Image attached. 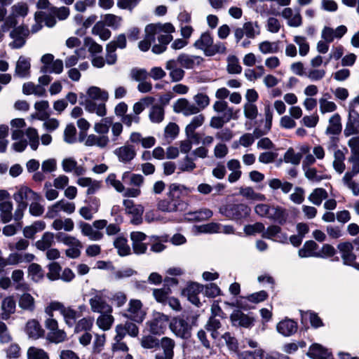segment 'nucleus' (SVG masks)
Masks as SVG:
<instances>
[{"label":"nucleus","mask_w":359,"mask_h":359,"mask_svg":"<svg viewBox=\"0 0 359 359\" xmlns=\"http://www.w3.org/2000/svg\"><path fill=\"white\" fill-rule=\"evenodd\" d=\"M111 124L112 118L111 117H106L102 118L100 122L95 124L94 130L98 134L107 135Z\"/></svg>","instance_id":"obj_56"},{"label":"nucleus","mask_w":359,"mask_h":359,"mask_svg":"<svg viewBox=\"0 0 359 359\" xmlns=\"http://www.w3.org/2000/svg\"><path fill=\"white\" fill-rule=\"evenodd\" d=\"M55 238L59 242L62 243L64 245L69 246V248H74L76 246L83 247L82 243L74 236L62 233H58L56 234Z\"/></svg>","instance_id":"obj_48"},{"label":"nucleus","mask_w":359,"mask_h":359,"mask_svg":"<svg viewBox=\"0 0 359 359\" xmlns=\"http://www.w3.org/2000/svg\"><path fill=\"white\" fill-rule=\"evenodd\" d=\"M44 325L48 330L46 339L50 343L57 344L67 340V332L64 330L59 329L58 321L55 318L47 316Z\"/></svg>","instance_id":"obj_6"},{"label":"nucleus","mask_w":359,"mask_h":359,"mask_svg":"<svg viewBox=\"0 0 359 359\" xmlns=\"http://www.w3.org/2000/svg\"><path fill=\"white\" fill-rule=\"evenodd\" d=\"M175 341L168 337L161 338L158 351L154 355V359H173Z\"/></svg>","instance_id":"obj_10"},{"label":"nucleus","mask_w":359,"mask_h":359,"mask_svg":"<svg viewBox=\"0 0 359 359\" xmlns=\"http://www.w3.org/2000/svg\"><path fill=\"white\" fill-rule=\"evenodd\" d=\"M114 245L118 250L120 256H126L130 254V248L128 245V241L123 237H118L114 241Z\"/></svg>","instance_id":"obj_50"},{"label":"nucleus","mask_w":359,"mask_h":359,"mask_svg":"<svg viewBox=\"0 0 359 359\" xmlns=\"http://www.w3.org/2000/svg\"><path fill=\"white\" fill-rule=\"evenodd\" d=\"M143 304L139 299H130L125 316L136 323H142L146 316Z\"/></svg>","instance_id":"obj_7"},{"label":"nucleus","mask_w":359,"mask_h":359,"mask_svg":"<svg viewBox=\"0 0 359 359\" xmlns=\"http://www.w3.org/2000/svg\"><path fill=\"white\" fill-rule=\"evenodd\" d=\"M25 330L28 337L34 339L42 338L45 334V330L40 323L36 319L28 320Z\"/></svg>","instance_id":"obj_25"},{"label":"nucleus","mask_w":359,"mask_h":359,"mask_svg":"<svg viewBox=\"0 0 359 359\" xmlns=\"http://www.w3.org/2000/svg\"><path fill=\"white\" fill-rule=\"evenodd\" d=\"M318 245L313 241H308L305 242L303 247L299 250V256L302 258L304 257H318Z\"/></svg>","instance_id":"obj_35"},{"label":"nucleus","mask_w":359,"mask_h":359,"mask_svg":"<svg viewBox=\"0 0 359 359\" xmlns=\"http://www.w3.org/2000/svg\"><path fill=\"white\" fill-rule=\"evenodd\" d=\"M180 62L177 60H170L165 63V69L169 71V76L172 82L182 81L185 75L183 67H179Z\"/></svg>","instance_id":"obj_21"},{"label":"nucleus","mask_w":359,"mask_h":359,"mask_svg":"<svg viewBox=\"0 0 359 359\" xmlns=\"http://www.w3.org/2000/svg\"><path fill=\"white\" fill-rule=\"evenodd\" d=\"M189 215L191 216V219L201 222L210 218L213 213L210 209L203 208L193 212H189Z\"/></svg>","instance_id":"obj_60"},{"label":"nucleus","mask_w":359,"mask_h":359,"mask_svg":"<svg viewBox=\"0 0 359 359\" xmlns=\"http://www.w3.org/2000/svg\"><path fill=\"white\" fill-rule=\"evenodd\" d=\"M348 161L351 164V171L346 172L343 177V182L352 180V178L359 173V157L349 156Z\"/></svg>","instance_id":"obj_45"},{"label":"nucleus","mask_w":359,"mask_h":359,"mask_svg":"<svg viewBox=\"0 0 359 359\" xmlns=\"http://www.w3.org/2000/svg\"><path fill=\"white\" fill-rule=\"evenodd\" d=\"M61 165L65 172H73L76 176H81L86 172L83 165H79L73 157L65 158L62 161Z\"/></svg>","instance_id":"obj_20"},{"label":"nucleus","mask_w":359,"mask_h":359,"mask_svg":"<svg viewBox=\"0 0 359 359\" xmlns=\"http://www.w3.org/2000/svg\"><path fill=\"white\" fill-rule=\"evenodd\" d=\"M92 34L99 36L103 41L108 40L111 35V31L105 27V24L102 21L95 23L92 29Z\"/></svg>","instance_id":"obj_46"},{"label":"nucleus","mask_w":359,"mask_h":359,"mask_svg":"<svg viewBox=\"0 0 359 359\" xmlns=\"http://www.w3.org/2000/svg\"><path fill=\"white\" fill-rule=\"evenodd\" d=\"M34 297L28 293H24L19 299V306L27 311H33L35 309Z\"/></svg>","instance_id":"obj_53"},{"label":"nucleus","mask_w":359,"mask_h":359,"mask_svg":"<svg viewBox=\"0 0 359 359\" xmlns=\"http://www.w3.org/2000/svg\"><path fill=\"white\" fill-rule=\"evenodd\" d=\"M126 212L133 215L131 223L138 225L142 222V214L144 207L140 204H135L134 201L130 199H126L123 202Z\"/></svg>","instance_id":"obj_14"},{"label":"nucleus","mask_w":359,"mask_h":359,"mask_svg":"<svg viewBox=\"0 0 359 359\" xmlns=\"http://www.w3.org/2000/svg\"><path fill=\"white\" fill-rule=\"evenodd\" d=\"M160 341L158 338L153 335H145L141 338L140 344L142 348L146 349L156 348L160 345Z\"/></svg>","instance_id":"obj_55"},{"label":"nucleus","mask_w":359,"mask_h":359,"mask_svg":"<svg viewBox=\"0 0 359 359\" xmlns=\"http://www.w3.org/2000/svg\"><path fill=\"white\" fill-rule=\"evenodd\" d=\"M173 109L176 113H182L185 116L199 113V108L186 98H180L174 104Z\"/></svg>","instance_id":"obj_17"},{"label":"nucleus","mask_w":359,"mask_h":359,"mask_svg":"<svg viewBox=\"0 0 359 359\" xmlns=\"http://www.w3.org/2000/svg\"><path fill=\"white\" fill-rule=\"evenodd\" d=\"M109 142L107 135H89L85 142V144L88 147L97 146L100 148H105Z\"/></svg>","instance_id":"obj_36"},{"label":"nucleus","mask_w":359,"mask_h":359,"mask_svg":"<svg viewBox=\"0 0 359 359\" xmlns=\"http://www.w3.org/2000/svg\"><path fill=\"white\" fill-rule=\"evenodd\" d=\"M334 158L333 167L337 172L341 174L346 168L344 162L345 160V154L341 149H337L334 153Z\"/></svg>","instance_id":"obj_51"},{"label":"nucleus","mask_w":359,"mask_h":359,"mask_svg":"<svg viewBox=\"0 0 359 359\" xmlns=\"http://www.w3.org/2000/svg\"><path fill=\"white\" fill-rule=\"evenodd\" d=\"M277 330L283 336H291L297 331V323L293 320L285 319L277 325Z\"/></svg>","instance_id":"obj_30"},{"label":"nucleus","mask_w":359,"mask_h":359,"mask_svg":"<svg viewBox=\"0 0 359 359\" xmlns=\"http://www.w3.org/2000/svg\"><path fill=\"white\" fill-rule=\"evenodd\" d=\"M100 313V315L96 320L97 325L102 330H109L114 322V318L111 313L103 312Z\"/></svg>","instance_id":"obj_41"},{"label":"nucleus","mask_w":359,"mask_h":359,"mask_svg":"<svg viewBox=\"0 0 359 359\" xmlns=\"http://www.w3.org/2000/svg\"><path fill=\"white\" fill-rule=\"evenodd\" d=\"M106 341L105 334H95L92 347L93 354H99L104 348Z\"/></svg>","instance_id":"obj_64"},{"label":"nucleus","mask_w":359,"mask_h":359,"mask_svg":"<svg viewBox=\"0 0 359 359\" xmlns=\"http://www.w3.org/2000/svg\"><path fill=\"white\" fill-rule=\"evenodd\" d=\"M88 98L86 100H92L97 102H106L108 100L107 92L102 90L98 87L92 86L87 91Z\"/></svg>","instance_id":"obj_40"},{"label":"nucleus","mask_w":359,"mask_h":359,"mask_svg":"<svg viewBox=\"0 0 359 359\" xmlns=\"http://www.w3.org/2000/svg\"><path fill=\"white\" fill-rule=\"evenodd\" d=\"M337 249L341 253L344 264L355 267L357 262H355L356 255L353 252V244L348 241L342 242L338 244Z\"/></svg>","instance_id":"obj_15"},{"label":"nucleus","mask_w":359,"mask_h":359,"mask_svg":"<svg viewBox=\"0 0 359 359\" xmlns=\"http://www.w3.org/2000/svg\"><path fill=\"white\" fill-rule=\"evenodd\" d=\"M94 319L92 317H85L76 322L74 325V332H80L82 331H89L93 325Z\"/></svg>","instance_id":"obj_52"},{"label":"nucleus","mask_w":359,"mask_h":359,"mask_svg":"<svg viewBox=\"0 0 359 359\" xmlns=\"http://www.w3.org/2000/svg\"><path fill=\"white\" fill-rule=\"evenodd\" d=\"M55 235L53 233L50 231L45 232L41 239L37 241L35 243L36 248L41 251H45L55 243Z\"/></svg>","instance_id":"obj_37"},{"label":"nucleus","mask_w":359,"mask_h":359,"mask_svg":"<svg viewBox=\"0 0 359 359\" xmlns=\"http://www.w3.org/2000/svg\"><path fill=\"white\" fill-rule=\"evenodd\" d=\"M34 18L37 22H44L48 27H53L56 24L55 15L51 13L50 10L48 13L43 11L36 12Z\"/></svg>","instance_id":"obj_43"},{"label":"nucleus","mask_w":359,"mask_h":359,"mask_svg":"<svg viewBox=\"0 0 359 359\" xmlns=\"http://www.w3.org/2000/svg\"><path fill=\"white\" fill-rule=\"evenodd\" d=\"M243 28L245 32V36L248 39H254L260 33L259 27L257 22H247L243 24Z\"/></svg>","instance_id":"obj_58"},{"label":"nucleus","mask_w":359,"mask_h":359,"mask_svg":"<svg viewBox=\"0 0 359 359\" xmlns=\"http://www.w3.org/2000/svg\"><path fill=\"white\" fill-rule=\"evenodd\" d=\"M186 188L181 184L173 183L169 186L168 198L161 199L157 203L158 210L165 212H175L186 210L187 204L182 199Z\"/></svg>","instance_id":"obj_2"},{"label":"nucleus","mask_w":359,"mask_h":359,"mask_svg":"<svg viewBox=\"0 0 359 359\" xmlns=\"http://www.w3.org/2000/svg\"><path fill=\"white\" fill-rule=\"evenodd\" d=\"M287 212L285 208L280 206H271L268 218L280 225H283L287 221Z\"/></svg>","instance_id":"obj_31"},{"label":"nucleus","mask_w":359,"mask_h":359,"mask_svg":"<svg viewBox=\"0 0 359 359\" xmlns=\"http://www.w3.org/2000/svg\"><path fill=\"white\" fill-rule=\"evenodd\" d=\"M13 204L11 201H3L0 203V218L2 222L7 223L13 217Z\"/></svg>","instance_id":"obj_47"},{"label":"nucleus","mask_w":359,"mask_h":359,"mask_svg":"<svg viewBox=\"0 0 359 359\" xmlns=\"http://www.w3.org/2000/svg\"><path fill=\"white\" fill-rule=\"evenodd\" d=\"M132 247L133 252L137 255L146 253L147 244L144 241L147 239V235L141 231H133L130 233Z\"/></svg>","instance_id":"obj_18"},{"label":"nucleus","mask_w":359,"mask_h":359,"mask_svg":"<svg viewBox=\"0 0 359 359\" xmlns=\"http://www.w3.org/2000/svg\"><path fill=\"white\" fill-rule=\"evenodd\" d=\"M171 290L168 287H163L160 289H154L153 294L156 300L160 303L165 304L167 302L168 295L170 294Z\"/></svg>","instance_id":"obj_63"},{"label":"nucleus","mask_w":359,"mask_h":359,"mask_svg":"<svg viewBox=\"0 0 359 359\" xmlns=\"http://www.w3.org/2000/svg\"><path fill=\"white\" fill-rule=\"evenodd\" d=\"M168 321V316L161 313H156L154 318L148 323L150 332L155 335L163 334L166 330Z\"/></svg>","instance_id":"obj_16"},{"label":"nucleus","mask_w":359,"mask_h":359,"mask_svg":"<svg viewBox=\"0 0 359 359\" xmlns=\"http://www.w3.org/2000/svg\"><path fill=\"white\" fill-rule=\"evenodd\" d=\"M344 135L346 137L359 135V113L356 109H348Z\"/></svg>","instance_id":"obj_8"},{"label":"nucleus","mask_w":359,"mask_h":359,"mask_svg":"<svg viewBox=\"0 0 359 359\" xmlns=\"http://www.w3.org/2000/svg\"><path fill=\"white\" fill-rule=\"evenodd\" d=\"M165 116V109L163 106L156 104L151 106L149 112V118L154 123H161Z\"/></svg>","instance_id":"obj_39"},{"label":"nucleus","mask_w":359,"mask_h":359,"mask_svg":"<svg viewBox=\"0 0 359 359\" xmlns=\"http://www.w3.org/2000/svg\"><path fill=\"white\" fill-rule=\"evenodd\" d=\"M91 311L95 313H112V307L107 303L106 297L101 292H96L89 299Z\"/></svg>","instance_id":"obj_13"},{"label":"nucleus","mask_w":359,"mask_h":359,"mask_svg":"<svg viewBox=\"0 0 359 359\" xmlns=\"http://www.w3.org/2000/svg\"><path fill=\"white\" fill-rule=\"evenodd\" d=\"M197 49L202 50L206 56H213L217 53H225L226 46L224 43L217 41L213 43V37L209 32H205L201 35L194 44Z\"/></svg>","instance_id":"obj_5"},{"label":"nucleus","mask_w":359,"mask_h":359,"mask_svg":"<svg viewBox=\"0 0 359 359\" xmlns=\"http://www.w3.org/2000/svg\"><path fill=\"white\" fill-rule=\"evenodd\" d=\"M239 194L248 199L257 201L265 200V196L263 194L255 192L254 189L250 187H241Z\"/></svg>","instance_id":"obj_61"},{"label":"nucleus","mask_w":359,"mask_h":359,"mask_svg":"<svg viewBox=\"0 0 359 359\" xmlns=\"http://www.w3.org/2000/svg\"><path fill=\"white\" fill-rule=\"evenodd\" d=\"M79 226L81 233L89 238L90 241H100L103 238V233L93 229V225L84 222H80Z\"/></svg>","instance_id":"obj_33"},{"label":"nucleus","mask_w":359,"mask_h":359,"mask_svg":"<svg viewBox=\"0 0 359 359\" xmlns=\"http://www.w3.org/2000/svg\"><path fill=\"white\" fill-rule=\"evenodd\" d=\"M22 93L25 95L34 94L36 96L41 97L45 95L46 90L41 85H35L32 82H27L23 84Z\"/></svg>","instance_id":"obj_42"},{"label":"nucleus","mask_w":359,"mask_h":359,"mask_svg":"<svg viewBox=\"0 0 359 359\" xmlns=\"http://www.w3.org/2000/svg\"><path fill=\"white\" fill-rule=\"evenodd\" d=\"M205 117L203 114H198L193 117L191 122L186 126L185 132L196 131L205 122Z\"/></svg>","instance_id":"obj_62"},{"label":"nucleus","mask_w":359,"mask_h":359,"mask_svg":"<svg viewBox=\"0 0 359 359\" xmlns=\"http://www.w3.org/2000/svg\"><path fill=\"white\" fill-rule=\"evenodd\" d=\"M48 272L46 274L47 278L52 281L59 280L62 271L61 266L55 262L48 265Z\"/></svg>","instance_id":"obj_59"},{"label":"nucleus","mask_w":359,"mask_h":359,"mask_svg":"<svg viewBox=\"0 0 359 359\" xmlns=\"http://www.w3.org/2000/svg\"><path fill=\"white\" fill-rule=\"evenodd\" d=\"M175 32V27L171 23L165 24H149L146 26L144 33L147 34V38L151 39L153 42L158 39L159 43L155 44L151 51L155 54L163 53L167 45L172 40L171 34Z\"/></svg>","instance_id":"obj_1"},{"label":"nucleus","mask_w":359,"mask_h":359,"mask_svg":"<svg viewBox=\"0 0 359 359\" xmlns=\"http://www.w3.org/2000/svg\"><path fill=\"white\" fill-rule=\"evenodd\" d=\"M51 227L55 231L64 230L69 232L74 229V223L71 218H57L53 222Z\"/></svg>","instance_id":"obj_38"},{"label":"nucleus","mask_w":359,"mask_h":359,"mask_svg":"<svg viewBox=\"0 0 359 359\" xmlns=\"http://www.w3.org/2000/svg\"><path fill=\"white\" fill-rule=\"evenodd\" d=\"M262 237L280 243H286L287 240V234L282 232L281 228L278 225H271L266 229H264Z\"/></svg>","instance_id":"obj_22"},{"label":"nucleus","mask_w":359,"mask_h":359,"mask_svg":"<svg viewBox=\"0 0 359 359\" xmlns=\"http://www.w3.org/2000/svg\"><path fill=\"white\" fill-rule=\"evenodd\" d=\"M281 15L287 20V25L293 27H298L302 25V17L299 10L293 11L290 7L285 8L281 12Z\"/></svg>","instance_id":"obj_24"},{"label":"nucleus","mask_w":359,"mask_h":359,"mask_svg":"<svg viewBox=\"0 0 359 359\" xmlns=\"http://www.w3.org/2000/svg\"><path fill=\"white\" fill-rule=\"evenodd\" d=\"M85 109L90 113H95L99 116H104L107 114L106 104L104 102H97L92 100H86Z\"/></svg>","instance_id":"obj_28"},{"label":"nucleus","mask_w":359,"mask_h":359,"mask_svg":"<svg viewBox=\"0 0 359 359\" xmlns=\"http://www.w3.org/2000/svg\"><path fill=\"white\" fill-rule=\"evenodd\" d=\"M54 311H59L63 318L66 325L72 327L76 324L77 319L81 317V313L71 306H65L62 302L51 301L44 309L47 316L54 318Z\"/></svg>","instance_id":"obj_3"},{"label":"nucleus","mask_w":359,"mask_h":359,"mask_svg":"<svg viewBox=\"0 0 359 359\" xmlns=\"http://www.w3.org/2000/svg\"><path fill=\"white\" fill-rule=\"evenodd\" d=\"M328 196L327 192L323 188H316L309 195L308 199L313 204L320 205L324 199Z\"/></svg>","instance_id":"obj_49"},{"label":"nucleus","mask_w":359,"mask_h":359,"mask_svg":"<svg viewBox=\"0 0 359 359\" xmlns=\"http://www.w3.org/2000/svg\"><path fill=\"white\" fill-rule=\"evenodd\" d=\"M30 67V60L24 56H20L16 63L15 76L20 78L29 77Z\"/></svg>","instance_id":"obj_27"},{"label":"nucleus","mask_w":359,"mask_h":359,"mask_svg":"<svg viewBox=\"0 0 359 359\" xmlns=\"http://www.w3.org/2000/svg\"><path fill=\"white\" fill-rule=\"evenodd\" d=\"M341 130V118L339 114L336 113L330 118L325 133L327 135H339Z\"/></svg>","instance_id":"obj_34"},{"label":"nucleus","mask_w":359,"mask_h":359,"mask_svg":"<svg viewBox=\"0 0 359 359\" xmlns=\"http://www.w3.org/2000/svg\"><path fill=\"white\" fill-rule=\"evenodd\" d=\"M27 359H49L48 353L43 349L31 346L27 352Z\"/></svg>","instance_id":"obj_57"},{"label":"nucleus","mask_w":359,"mask_h":359,"mask_svg":"<svg viewBox=\"0 0 359 359\" xmlns=\"http://www.w3.org/2000/svg\"><path fill=\"white\" fill-rule=\"evenodd\" d=\"M308 355L313 359H327L329 353L327 350L324 348L319 344H313L309 350Z\"/></svg>","instance_id":"obj_44"},{"label":"nucleus","mask_w":359,"mask_h":359,"mask_svg":"<svg viewBox=\"0 0 359 359\" xmlns=\"http://www.w3.org/2000/svg\"><path fill=\"white\" fill-rule=\"evenodd\" d=\"M203 290V286L198 283H191L184 290L183 293L186 295L189 302L193 304L200 306L201 302L198 294Z\"/></svg>","instance_id":"obj_26"},{"label":"nucleus","mask_w":359,"mask_h":359,"mask_svg":"<svg viewBox=\"0 0 359 359\" xmlns=\"http://www.w3.org/2000/svg\"><path fill=\"white\" fill-rule=\"evenodd\" d=\"M29 34V30L27 27L18 26L14 28L10 32V37L13 41L9 43V46L13 49H18L24 46L26 43V39Z\"/></svg>","instance_id":"obj_12"},{"label":"nucleus","mask_w":359,"mask_h":359,"mask_svg":"<svg viewBox=\"0 0 359 359\" xmlns=\"http://www.w3.org/2000/svg\"><path fill=\"white\" fill-rule=\"evenodd\" d=\"M171 331L177 337L182 339H189L191 337V326L189 323L183 318H175L170 323Z\"/></svg>","instance_id":"obj_11"},{"label":"nucleus","mask_w":359,"mask_h":359,"mask_svg":"<svg viewBox=\"0 0 359 359\" xmlns=\"http://www.w3.org/2000/svg\"><path fill=\"white\" fill-rule=\"evenodd\" d=\"M13 194V199L17 203H27V201H40L41 196L27 186H20Z\"/></svg>","instance_id":"obj_9"},{"label":"nucleus","mask_w":359,"mask_h":359,"mask_svg":"<svg viewBox=\"0 0 359 359\" xmlns=\"http://www.w3.org/2000/svg\"><path fill=\"white\" fill-rule=\"evenodd\" d=\"M180 66L187 69H194L199 67L204 59L198 55L182 53L177 57Z\"/></svg>","instance_id":"obj_19"},{"label":"nucleus","mask_w":359,"mask_h":359,"mask_svg":"<svg viewBox=\"0 0 359 359\" xmlns=\"http://www.w3.org/2000/svg\"><path fill=\"white\" fill-rule=\"evenodd\" d=\"M302 158V153H296L293 148H289L283 156V159L285 163H291L292 165H299Z\"/></svg>","instance_id":"obj_54"},{"label":"nucleus","mask_w":359,"mask_h":359,"mask_svg":"<svg viewBox=\"0 0 359 359\" xmlns=\"http://www.w3.org/2000/svg\"><path fill=\"white\" fill-rule=\"evenodd\" d=\"M233 325L249 327L252 325L253 318L239 310L234 311L230 316Z\"/></svg>","instance_id":"obj_29"},{"label":"nucleus","mask_w":359,"mask_h":359,"mask_svg":"<svg viewBox=\"0 0 359 359\" xmlns=\"http://www.w3.org/2000/svg\"><path fill=\"white\" fill-rule=\"evenodd\" d=\"M114 153L118 161L124 163H130L136 156L135 149L131 144H125L116 148Z\"/></svg>","instance_id":"obj_23"},{"label":"nucleus","mask_w":359,"mask_h":359,"mask_svg":"<svg viewBox=\"0 0 359 359\" xmlns=\"http://www.w3.org/2000/svg\"><path fill=\"white\" fill-rule=\"evenodd\" d=\"M16 304L13 297H7L4 298L1 302V318L3 320H8L11 315L15 311Z\"/></svg>","instance_id":"obj_32"},{"label":"nucleus","mask_w":359,"mask_h":359,"mask_svg":"<svg viewBox=\"0 0 359 359\" xmlns=\"http://www.w3.org/2000/svg\"><path fill=\"white\" fill-rule=\"evenodd\" d=\"M250 208L244 203H227L221 205L219 212L229 219L241 223L250 215Z\"/></svg>","instance_id":"obj_4"}]
</instances>
